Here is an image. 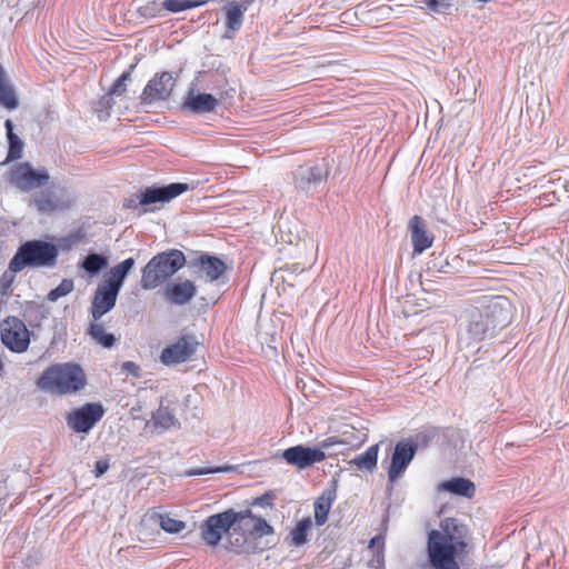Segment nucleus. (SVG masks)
Wrapping results in <instances>:
<instances>
[{
    "mask_svg": "<svg viewBox=\"0 0 569 569\" xmlns=\"http://www.w3.org/2000/svg\"><path fill=\"white\" fill-rule=\"evenodd\" d=\"M511 322V303L501 296L482 301L468 310L461 320L458 341L460 348H470L495 337Z\"/></svg>",
    "mask_w": 569,
    "mask_h": 569,
    "instance_id": "obj_1",
    "label": "nucleus"
},
{
    "mask_svg": "<svg viewBox=\"0 0 569 569\" xmlns=\"http://www.w3.org/2000/svg\"><path fill=\"white\" fill-rule=\"evenodd\" d=\"M439 530L428 533L427 552L432 569H461L456 557L467 547V527L456 518H446Z\"/></svg>",
    "mask_w": 569,
    "mask_h": 569,
    "instance_id": "obj_2",
    "label": "nucleus"
},
{
    "mask_svg": "<svg viewBox=\"0 0 569 569\" xmlns=\"http://www.w3.org/2000/svg\"><path fill=\"white\" fill-rule=\"evenodd\" d=\"M36 385L51 395H72L86 387L87 377L83 369L74 362L56 363L43 370Z\"/></svg>",
    "mask_w": 569,
    "mask_h": 569,
    "instance_id": "obj_3",
    "label": "nucleus"
},
{
    "mask_svg": "<svg viewBox=\"0 0 569 569\" xmlns=\"http://www.w3.org/2000/svg\"><path fill=\"white\" fill-rule=\"evenodd\" d=\"M241 518V513L233 509L209 516L199 527L200 537L210 547H217L224 535L232 547L243 546L247 540L236 529Z\"/></svg>",
    "mask_w": 569,
    "mask_h": 569,
    "instance_id": "obj_4",
    "label": "nucleus"
},
{
    "mask_svg": "<svg viewBox=\"0 0 569 569\" xmlns=\"http://www.w3.org/2000/svg\"><path fill=\"white\" fill-rule=\"evenodd\" d=\"M186 263V257L178 249H169L153 256L142 268L140 286L144 290H152L163 284Z\"/></svg>",
    "mask_w": 569,
    "mask_h": 569,
    "instance_id": "obj_5",
    "label": "nucleus"
},
{
    "mask_svg": "<svg viewBox=\"0 0 569 569\" xmlns=\"http://www.w3.org/2000/svg\"><path fill=\"white\" fill-rule=\"evenodd\" d=\"M58 248L43 240H29L22 243L11 259V269L22 271L24 268L53 267L57 262Z\"/></svg>",
    "mask_w": 569,
    "mask_h": 569,
    "instance_id": "obj_6",
    "label": "nucleus"
},
{
    "mask_svg": "<svg viewBox=\"0 0 569 569\" xmlns=\"http://www.w3.org/2000/svg\"><path fill=\"white\" fill-rule=\"evenodd\" d=\"M347 443L340 436H331L320 441L316 448L303 445L290 447L281 452V458L298 470H303L315 463L322 462L326 459L325 449Z\"/></svg>",
    "mask_w": 569,
    "mask_h": 569,
    "instance_id": "obj_7",
    "label": "nucleus"
},
{
    "mask_svg": "<svg viewBox=\"0 0 569 569\" xmlns=\"http://www.w3.org/2000/svg\"><path fill=\"white\" fill-rule=\"evenodd\" d=\"M241 519H239L238 531L246 538V545L239 546L241 551H254L257 547L254 542L267 537H272L274 533L273 528L262 518L256 517L251 510L239 511Z\"/></svg>",
    "mask_w": 569,
    "mask_h": 569,
    "instance_id": "obj_8",
    "label": "nucleus"
},
{
    "mask_svg": "<svg viewBox=\"0 0 569 569\" xmlns=\"http://www.w3.org/2000/svg\"><path fill=\"white\" fill-rule=\"evenodd\" d=\"M74 202V196L66 188L57 190H44L32 196L29 207L36 209L39 213L50 214L56 211H64L71 208Z\"/></svg>",
    "mask_w": 569,
    "mask_h": 569,
    "instance_id": "obj_9",
    "label": "nucleus"
},
{
    "mask_svg": "<svg viewBox=\"0 0 569 569\" xmlns=\"http://www.w3.org/2000/svg\"><path fill=\"white\" fill-rule=\"evenodd\" d=\"M8 174L10 183L23 192L43 187L50 179L46 168L36 170L29 162H21L13 166Z\"/></svg>",
    "mask_w": 569,
    "mask_h": 569,
    "instance_id": "obj_10",
    "label": "nucleus"
},
{
    "mask_svg": "<svg viewBox=\"0 0 569 569\" xmlns=\"http://www.w3.org/2000/svg\"><path fill=\"white\" fill-rule=\"evenodd\" d=\"M2 343L12 352L22 353L30 345V332L24 322L13 316L0 322Z\"/></svg>",
    "mask_w": 569,
    "mask_h": 569,
    "instance_id": "obj_11",
    "label": "nucleus"
},
{
    "mask_svg": "<svg viewBox=\"0 0 569 569\" xmlns=\"http://www.w3.org/2000/svg\"><path fill=\"white\" fill-rule=\"evenodd\" d=\"M104 415L103 406L99 402L86 403L67 416V425L78 433L89 432Z\"/></svg>",
    "mask_w": 569,
    "mask_h": 569,
    "instance_id": "obj_12",
    "label": "nucleus"
},
{
    "mask_svg": "<svg viewBox=\"0 0 569 569\" xmlns=\"http://www.w3.org/2000/svg\"><path fill=\"white\" fill-rule=\"evenodd\" d=\"M198 345L193 335H183L176 342L162 349L160 361L168 367L186 362L197 352Z\"/></svg>",
    "mask_w": 569,
    "mask_h": 569,
    "instance_id": "obj_13",
    "label": "nucleus"
},
{
    "mask_svg": "<svg viewBox=\"0 0 569 569\" xmlns=\"http://www.w3.org/2000/svg\"><path fill=\"white\" fill-rule=\"evenodd\" d=\"M417 450L418 445L411 439H402L396 443L388 468L390 482H395L406 471Z\"/></svg>",
    "mask_w": 569,
    "mask_h": 569,
    "instance_id": "obj_14",
    "label": "nucleus"
},
{
    "mask_svg": "<svg viewBox=\"0 0 569 569\" xmlns=\"http://www.w3.org/2000/svg\"><path fill=\"white\" fill-rule=\"evenodd\" d=\"M190 269L197 279L213 283L224 276L227 266L220 258L204 253L191 261Z\"/></svg>",
    "mask_w": 569,
    "mask_h": 569,
    "instance_id": "obj_15",
    "label": "nucleus"
},
{
    "mask_svg": "<svg viewBox=\"0 0 569 569\" xmlns=\"http://www.w3.org/2000/svg\"><path fill=\"white\" fill-rule=\"evenodd\" d=\"M174 84L176 79L171 72L164 71L157 73L144 87L141 94L142 102L151 104L167 100L170 97Z\"/></svg>",
    "mask_w": 569,
    "mask_h": 569,
    "instance_id": "obj_16",
    "label": "nucleus"
},
{
    "mask_svg": "<svg viewBox=\"0 0 569 569\" xmlns=\"http://www.w3.org/2000/svg\"><path fill=\"white\" fill-rule=\"evenodd\" d=\"M328 177L326 164H315L309 167H299L295 171V187L305 192L312 193L318 191Z\"/></svg>",
    "mask_w": 569,
    "mask_h": 569,
    "instance_id": "obj_17",
    "label": "nucleus"
},
{
    "mask_svg": "<svg viewBox=\"0 0 569 569\" xmlns=\"http://www.w3.org/2000/svg\"><path fill=\"white\" fill-rule=\"evenodd\" d=\"M254 0H229L222 7L224 13V38L231 39L241 29L244 13Z\"/></svg>",
    "mask_w": 569,
    "mask_h": 569,
    "instance_id": "obj_18",
    "label": "nucleus"
},
{
    "mask_svg": "<svg viewBox=\"0 0 569 569\" xmlns=\"http://www.w3.org/2000/svg\"><path fill=\"white\" fill-rule=\"evenodd\" d=\"M197 286L190 279L169 281L163 288V298L172 306H186L196 297Z\"/></svg>",
    "mask_w": 569,
    "mask_h": 569,
    "instance_id": "obj_19",
    "label": "nucleus"
},
{
    "mask_svg": "<svg viewBox=\"0 0 569 569\" xmlns=\"http://www.w3.org/2000/svg\"><path fill=\"white\" fill-rule=\"evenodd\" d=\"M189 190L187 183L173 182L163 187H149L138 196L139 204L150 206L157 202H169Z\"/></svg>",
    "mask_w": 569,
    "mask_h": 569,
    "instance_id": "obj_20",
    "label": "nucleus"
},
{
    "mask_svg": "<svg viewBox=\"0 0 569 569\" xmlns=\"http://www.w3.org/2000/svg\"><path fill=\"white\" fill-rule=\"evenodd\" d=\"M119 292V290L103 281L98 284L90 308L94 321H98L114 308Z\"/></svg>",
    "mask_w": 569,
    "mask_h": 569,
    "instance_id": "obj_21",
    "label": "nucleus"
},
{
    "mask_svg": "<svg viewBox=\"0 0 569 569\" xmlns=\"http://www.w3.org/2000/svg\"><path fill=\"white\" fill-rule=\"evenodd\" d=\"M218 104L219 100L214 96L190 88L183 100L182 109L200 116L213 112Z\"/></svg>",
    "mask_w": 569,
    "mask_h": 569,
    "instance_id": "obj_22",
    "label": "nucleus"
},
{
    "mask_svg": "<svg viewBox=\"0 0 569 569\" xmlns=\"http://www.w3.org/2000/svg\"><path fill=\"white\" fill-rule=\"evenodd\" d=\"M410 239L415 253H422L431 247L433 238L427 232L423 220L413 216L409 221Z\"/></svg>",
    "mask_w": 569,
    "mask_h": 569,
    "instance_id": "obj_23",
    "label": "nucleus"
},
{
    "mask_svg": "<svg viewBox=\"0 0 569 569\" xmlns=\"http://www.w3.org/2000/svg\"><path fill=\"white\" fill-rule=\"evenodd\" d=\"M134 266V259L133 258H127L122 262L118 263L117 266L112 267L107 276V278L103 280L107 284L116 288L117 290H121L122 284L124 282V279L127 278L128 273Z\"/></svg>",
    "mask_w": 569,
    "mask_h": 569,
    "instance_id": "obj_24",
    "label": "nucleus"
},
{
    "mask_svg": "<svg viewBox=\"0 0 569 569\" xmlns=\"http://www.w3.org/2000/svg\"><path fill=\"white\" fill-rule=\"evenodd\" d=\"M439 489L466 498H471L476 491L475 483L466 478H453L445 481L440 483Z\"/></svg>",
    "mask_w": 569,
    "mask_h": 569,
    "instance_id": "obj_25",
    "label": "nucleus"
},
{
    "mask_svg": "<svg viewBox=\"0 0 569 569\" xmlns=\"http://www.w3.org/2000/svg\"><path fill=\"white\" fill-rule=\"evenodd\" d=\"M0 104L8 110H13L19 106V101L13 89L9 82L6 71L0 64Z\"/></svg>",
    "mask_w": 569,
    "mask_h": 569,
    "instance_id": "obj_26",
    "label": "nucleus"
},
{
    "mask_svg": "<svg viewBox=\"0 0 569 569\" xmlns=\"http://www.w3.org/2000/svg\"><path fill=\"white\" fill-rule=\"evenodd\" d=\"M379 445H372L367 450L349 461L350 466L360 471H372L377 467Z\"/></svg>",
    "mask_w": 569,
    "mask_h": 569,
    "instance_id": "obj_27",
    "label": "nucleus"
},
{
    "mask_svg": "<svg viewBox=\"0 0 569 569\" xmlns=\"http://www.w3.org/2000/svg\"><path fill=\"white\" fill-rule=\"evenodd\" d=\"M151 519L160 526V528L170 535L183 531L187 527L186 522L173 518L170 513L153 512Z\"/></svg>",
    "mask_w": 569,
    "mask_h": 569,
    "instance_id": "obj_28",
    "label": "nucleus"
},
{
    "mask_svg": "<svg viewBox=\"0 0 569 569\" xmlns=\"http://www.w3.org/2000/svg\"><path fill=\"white\" fill-rule=\"evenodd\" d=\"M7 138L9 142V150L6 161L18 160L22 157L23 152V142L22 140L13 132V122L11 120H6L4 122Z\"/></svg>",
    "mask_w": 569,
    "mask_h": 569,
    "instance_id": "obj_29",
    "label": "nucleus"
},
{
    "mask_svg": "<svg viewBox=\"0 0 569 569\" xmlns=\"http://www.w3.org/2000/svg\"><path fill=\"white\" fill-rule=\"evenodd\" d=\"M333 500L335 493L332 491H326L315 501V520L317 526L326 523Z\"/></svg>",
    "mask_w": 569,
    "mask_h": 569,
    "instance_id": "obj_30",
    "label": "nucleus"
},
{
    "mask_svg": "<svg viewBox=\"0 0 569 569\" xmlns=\"http://www.w3.org/2000/svg\"><path fill=\"white\" fill-rule=\"evenodd\" d=\"M108 266V259L101 253H89L81 262V268L90 277H96Z\"/></svg>",
    "mask_w": 569,
    "mask_h": 569,
    "instance_id": "obj_31",
    "label": "nucleus"
},
{
    "mask_svg": "<svg viewBox=\"0 0 569 569\" xmlns=\"http://www.w3.org/2000/svg\"><path fill=\"white\" fill-rule=\"evenodd\" d=\"M312 527L310 517L303 518L297 522L290 531V543L295 547L305 545L308 541L309 531Z\"/></svg>",
    "mask_w": 569,
    "mask_h": 569,
    "instance_id": "obj_32",
    "label": "nucleus"
},
{
    "mask_svg": "<svg viewBox=\"0 0 569 569\" xmlns=\"http://www.w3.org/2000/svg\"><path fill=\"white\" fill-rule=\"evenodd\" d=\"M88 333L92 340L104 348H111L116 342L114 336L106 332L103 326L100 323H91Z\"/></svg>",
    "mask_w": 569,
    "mask_h": 569,
    "instance_id": "obj_33",
    "label": "nucleus"
},
{
    "mask_svg": "<svg viewBox=\"0 0 569 569\" xmlns=\"http://www.w3.org/2000/svg\"><path fill=\"white\" fill-rule=\"evenodd\" d=\"M418 7L435 14H449L452 9L451 0H419Z\"/></svg>",
    "mask_w": 569,
    "mask_h": 569,
    "instance_id": "obj_34",
    "label": "nucleus"
},
{
    "mask_svg": "<svg viewBox=\"0 0 569 569\" xmlns=\"http://www.w3.org/2000/svg\"><path fill=\"white\" fill-rule=\"evenodd\" d=\"M153 425L163 429L173 427L177 422L173 412L168 408L160 406L157 411L152 415Z\"/></svg>",
    "mask_w": 569,
    "mask_h": 569,
    "instance_id": "obj_35",
    "label": "nucleus"
},
{
    "mask_svg": "<svg viewBox=\"0 0 569 569\" xmlns=\"http://www.w3.org/2000/svg\"><path fill=\"white\" fill-rule=\"evenodd\" d=\"M202 4H204V1L200 0H162L163 10L173 13L197 8Z\"/></svg>",
    "mask_w": 569,
    "mask_h": 569,
    "instance_id": "obj_36",
    "label": "nucleus"
},
{
    "mask_svg": "<svg viewBox=\"0 0 569 569\" xmlns=\"http://www.w3.org/2000/svg\"><path fill=\"white\" fill-rule=\"evenodd\" d=\"M74 289V282L72 279H63L54 289L50 290L47 295V300L56 302L62 297L68 296Z\"/></svg>",
    "mask_w": 569,
    "mask_h": 569,
    "instance_id": "obj_37",
    "label": "nucleus"
},
{
    "mask_svg": "<svg viewBox=\"0 0 569 569\" xmlns=\"http://www.w3.org/2000/svg\"><path fill=\"white\" fill-rule=\"evenodd\" d=\"M162 0H153L139 8L140 16L148 19L162 17Z\"/></svg>",
    "mask_w": 569,
    "mask_h": 569,
    "instance_id": "obj_38",
    "label": "nucleus"
},
{
    "mask_svg": "<svg viewBox=\"0 0 569 569\" xmlns=\"http://www.w3.org/2000/svg\"><path fill=\"white\" fill-rule=\"evenodd\" d=\"M19 271H14L11 269V261L9 262L8 269L1 274L0 277V296L7 297L9 293V290L11 289L14 279L16 273Z\"/></svg>",
    "mask_w": 569,
    "mask_h": 569,
    "instance_id": "obj_39",
    "label": "nucleus"
},
{
    "mask_svg": "<svg viewBox=\"0 0 569 569\" xmlns=\"http://www.w3.org/2000/svg\"><path fill=\"white\" fill-rule=\"evenodd\" d=\"M369 548H377L373 561L378 567L385 566V539L381 535L375 536L370 542Z\"/></svg>",
    "mask_w": 569,
    "mask_h": 569,
    "instance_id": "obj_40",
    "label": "nucleus"
},
{
    "mask_svg": "<svg viewBox=\"0 0 569 569\" xmlns=\"http://www.w3.org/2000/svg\"><path fill=\"white\" fill-rule=\"evenodd\" d=\"M233 467L231 466H221V467H214V468H192L184 472L188 477H196V476H203V475H210V473H219V472H228L232 470Z\"/></svg>",
    "mask_w": 569,
    "mask_h": 569,
    "instance_id": "obj_41",
    "label": "nucleus"
},
{
    "mask_svg": "<svg viewBox=\"0 0 569 569\" xmlns=\"http://www.w3.org/2000/svg\"><path fill=\"white\" fill-rule=\"evenodd\" d=\"M130 71L123 72L109 89V96H120L126 91V82L130 80Z\"/></svg>",
    "mask_w": 569,
    "mask_h": 569,
    "instance_id": "obj_42",
    "label": "nucleus"
},
{
    "mask_svg": "<svg viewBox=\"0 0 569 569\" xmlns=\"http://www.w3.org/2000/svg\"><path fill=\"white\" fill-rule=\"evenodd\" d=\"M428 266H429L428 268L430 270L432 269V270H436L438 272H447L446 269L449 267V263L446 260H443L440 257H438V258H435V259L430 260Z\"/></svg>",
    "mask_w": 569,
    "mask_h": 569,
    "instance_id": "obj_43",
    "label": "nucleus"
},
{
    "mask_svg": "<svg viewBox=\"0 0 569 569\" xmlns=\"http://www.w3.org/2000/svg\"><path fill=\"white\" fill-rule=\"evenodd\" d=\"M121 370L133 377L140 376V367L133 361H124L121 366Z\"/></svg>",
    "mask_w": 569,
    "mask_h": 569,
    "instance_id": "obj_44",
    "label": "nucleus"
},
{
    "mask_svg": "<svg viewBox=\"0 0 569 569\" xmlns=\"http://www.w3.org/2000/svg\"><path fill=\"white\" fill-rule=\"evenodd\" d=\"M109 469V462L106 459L98 460L94 465V475L96 477L103 476Z\"/></svg>",
    "mask_w": 569,
    "mask_h": 569,
    "instance_id": "obj_45",
    "label": "nucleus"
},
{
    "mask_svg": "<svg viewBox=\"0 0 569 569\" xmlns=\"http://www.w3.org/2000/svg\"><path fill=\"white\" fill-rule=\"evenodd\" d=\"M272 546H273V542L266 540L263 542V546L259 547V550H264V549L271 548Z\"/></svg>",
    "mask_w": 569,
    "mask_h": 569,
    "instance_id": "obj_46",
    "label": "nucleus"
}]
</instances>
